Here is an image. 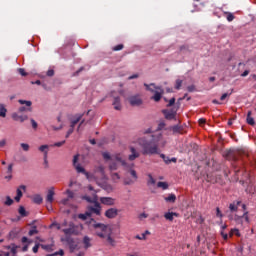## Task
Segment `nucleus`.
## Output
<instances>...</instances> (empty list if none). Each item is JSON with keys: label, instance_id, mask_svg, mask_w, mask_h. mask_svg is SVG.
I'll return each mask as SVG.
<instances>
[{"label": "nucleus", "instance_id": "obj_1", "mask_svg": "<svg viewBox=\"0 0 256 256\" xmlns=\"http://www.w3.org/2000/svg\"><path fill=\"white\" fill-rule=\"evenodd\" d=\"M89 224L93 227L95 235L110 245L116 247L117 241L113 238V228L110 225L99 223L95 219L91 218Z\"/></svg>", "mask_w": 256, "mask_h": 256}, {"label": "nucleus", "instance_id": "obj_2", "mask_svg": "<svg viewBox=\"0 0 256 256\" xmlns=\"http://www.w3.org/2000/svg\"><path fill=\"white\" fill-rule=\"evenodd\" d=\"M162 135H152L151 140L140 139L139 145L142 148V155H159L161 150L159 149V142Z\"/></svg>", "mask_w": 256, "mask_h": 256}, {"label": "nucleus", "instance_id": "obj_3", "mask_svg": "<svg viewBox=\"0 0 256 256\" xmlns=\"http://www.w3.org/2000/svg\"><path fill=\"white\" fill-rule=\"evenodd\" d=\"M102 157L105 161H117V163H120L122 167H127V162L121 153H117L111 156L109 152H103Z\"/></svg>", "mask_w": 256, "mask_h": 256}, {"label": "nucleus", "instance_id": "obj_4", "mask_svg": "<svg viewBox=\"0 0 256 256\" xmlns=\"http://www.w3.org/2000/svg\"><path fill=\"white\" fill-rule=\"evenodd\" d=\"M77 161H79V155H75L73 158V166L76 169L77 173H82L87 179H90L91 175L89 174V172H86L85 168H83L81 164L77 163Z\"/></svg>", "mask_w": 256, "mask_h": 256}, {"label": "nucleus", "instance_id": "obj_5", "mask_svg": "<svg viewBox=\"0 0 256 256\" xmlns=\"http://www.w3.org/2000/svg\"><path fill=\"white\" fill-rule=\"evenodd\" d=\"M179 109V106H174L172 109H164L162 110V113L165 117V119H168V121H172V119H175L177 117V111Z\"/></svg>", "mask_w": 256, "mask_h": 256}, {"label": "nucleus", "instance_id": "obj_6", "mask_svg": "<svg viewBox=\"0 0 256 256\" xmlns=\"http://www.w3.org/2000/svg\"><path fill=\"white\" fill-rule=\"evenodd\" d=\"M87 212L90 213V216L94 215H101V204L99 200L87 207Z\"/></svg>", "mask_w": 256, "mask_h": 256}, {"label": "nucleus", "instance_id": "obj_7", "mask_svg": "<svg viewBox=\"0 0 256 256\" xmlns=\"http://www.w3.org/2000/svg\"><path fill=\"white\" fill-rule=\"evenodd\" d=\"M18 103H20V105H26V107L21 106L18 109L19 113H25L27 111H32L31 105H33V102L27 101V100H19Z\"/></svg>", "mask_w": 256, "mask_h": 256}, {"label": "nucleus", "instance_id": "obj_8", "mask_svg": "<svg viewBox=\"0 0 256 256\" xmlns=\"http://www.w3.org/2000/svg\"><path fill=\"white\" fill-rule=\"evenodd\" d=\"M69 228H65L62 231L64 232V234L66 235H78L79 232H77V226L75 225V223L70 222L68 224Z\"/></svg>", "mask_w": 256, "mask_h": 256}, {"label": "nucleus", "instance_id": "obj_9", "mask_svg": "<svg viewBox=\"0 0 256 256\" xmlns=\"http://www.w3.org/2000/svg\"><path fill=\"white\" fill-rule=\"evenodd\" d=\"M128 101L132 107H139V105H143V100L139 95L130 96Z\"/></svg>", "mask_w": 256, "mask_h": 256}, {"label": "nucleus", "instance_id": "obj_10", "mask_svg": "<svg viewBox=\"0 0 256 256\" xmlns=\"http://www.w3.org/2000/svg\"><path fill=\"white\" fill-rule=\"evenodd\" d=\"M99 175V176H97ZM92 177H94V179H105V167L103 166H98L96 169H95V172L94 174L92 175Z\"/></svg>", "mask_w": 256, "mask_h": 256}, {"label": "nucleus", "instance_id": "obj_11", "mask_svg": "<svg viewBox=\"0 0 256 256\" xmlns=\"http://www.w3.org/2000/svg\"><path fill=\"white\" fill-rule=\"evenodd\" d=\"M104 215L107 217V219H115V217L119 215V210L117 208H110L105 211Z\"/></svg>", "mask_w": 256, "mask_h": 256}, {"label": "nucleus", "instance_id": "obj_12", "mask_svg": "<svg viewBox=\"0 0 256 256\" xmlns=\"http://www.w3.org/2000/svg\"><path fill=\"white\" fill-rule=\"evenodd\" d=\"M100 203H102V205H107L109 207H112L113 205H115V198L100 197Z\"/></svg>", "mask_w": 256, "mask_h": 256}, {"label": "nucleus", "instance_id": "obj_13", "mask_svg": "<svg viewBox=\"0 0 256 256\" xmlns=\"http://www.w3.org/2000/svg\"><path fill=\"white\" fill-rule=\"evenodd\" d=\"M239 205H241V200H235L229 204L230 213H237L239 211Z\"/></svg>", "mask_w": 256, "mask_h": 256}, {"label": "nucleus", "instance_id": "obj_14", "mask_svg": "<svg viewBox=\"0 0 256 256\" xmlns=\"http://www.w3.org/2000/svg\"><path fill=\"white\" fill-rule=\"evenodd\" d=\"M130 155L128 156L129 161H135V159H139L140 153L135 149V147H130Z\"/></svg>", "mask_w": 256, "mask_h": 256}, {"label": "nucleus", "instance_id": "obj_15", "mask_svg": "<svg viewBox=\"0 0 256 256\" xmlns=\"http://www.w3.org/2000/svg\"><path fill=\"white\" fill-rule=\"evenodd\" d=\"M12 119L13 121H20V123H24L29 119L27 115H18L17 112L12 113Z\"/></svg>", "mask_w": 256, "mask_h": 256}, {"label": "nucleus", "instance_id": "obj_16", "mask_svg": "<svg viewBox=\"0 0 256 256\" xmlns=\"http://www.w3.org/2000/svg\"><path fill=\"white\" fill-rule=\"evenodd\" d=\"M83 115L85 114H76L74 116L75 119L71 120L70 128L75 129V125H77V123L83 119Z\"/></svg>", "mask_w": 256, "mask_h": 256}, {"label": "nucleus", "instance_id": "obj_17", "mask_svg": "<svg viewBox=\"0 0 256 256\" xmlns=\"http://www.w3.org/2000/svg\"><path fill=\"white\" fill-rule=\"evenodd\" d=\"M53 197H55V188L54 187H52L48 190V194L46 197L47 203H50V204L53 203V200H54Z\"/></svg>", "mask_w": 256, "mask_h": 256}, {"label": "nucleus", "instance_id": "obj_18", "mask_svg": "<svg viewBox=\"0 0 256 256\" xmlns=\"http://www.w3.org/2000/svg\"><path fill=\"white\" fill-rule=\"evenodd\" d=\"M92 239L89 236H84L82 243L84 245V249H89L93 247V244L91 243Z\"/></svg>", "mask_w": 256, "mask_h": 256}, {"label": "nucleus", "instance_id": "obj_19", "mask_svg": "<svg viewBox=\"0 0 256 256\" xmlns=\"http://www.w3.org/2000/svg\"><path fill=\"white\" fill-rule=\"evenodd\" d=\"M82 199L84 201H87V203H96L97 201H99L97 194H94L93 197L85 195V196H82Z\"/></svg>", "mask_w": 256, "mask_h": 256}, {"label": "nucleus", "instance_id": "obj_20", "mask_svg": "<svg viewBox=\"0 0 256 256\" xmlns=\"http://www.w3.org/2000/svg\"><path fill=\"white\" fill-rule=\"evenodd\" d=\"M161 159H163L164 163H166V165H169L170 163H177V158L173 157V158H169L167 156H165V154H160Z\"/></svg>", "mask_w": 256, "mask_h": 256}, {"label": "nucleus", "instance_id": "obj_21", "mask_svg": "<svg viewBox=\"0 0 256 256\" xmlns=\"http://www.w3.org/2000/svg\"><path fill=\"white\" fill-rule=\"evenodd\" d=\"M113 106L116 111H121V98L114 97Z\"/></svg>", "mask_w": 256, "mask_h": 256}, {"label": "nucleus", "instance_id": "obj_22", "mask_svg": "<svg viewBox=\"0 0 256 256\" xmlns=\"http://www.w3.org/2000/svg\"><path fill=\"white\" fill-rule=\"evenodd\" d=\"M229 219H233L237 225H243V216L235 214L234 217L229 216Z\"/></svg>", "mask_w": 256, "mask_h": 256}, {"label": "nucleus", "instance_id": "obj_23", "mask_svg": "<svg viewBox=\"0 0 256 256\" xmlns=\"http://www.w3.org/2000/svg\"><path fill=\"white\" fill-rule=\"evenodd\" d=\"M170 131L173 132V134H177V133H181V131H183V127L180 125H174L172 127H170Z\"/></svg>", "mask_w": 256, "mask_h": 256}, {"label": "nucleus", "instance_id": "obj_24", "mask_svg": "<svg viewBox=\"0 0 256 256\" xmlns=\"http://www.w3.org/2000/svg\"><path fill=\"white\" fill-rule=\"evenodd\" d=\"M251 115H252V112L251 111H248V113H247V118H246V123L248 124V125H255V119H253V117H251Z\"/></svg>", "mask_w": 256, "mask_h": 256}, {"label": "nucleus", "instance_id": "obj_25", "mask_svg": "<svg viewBox=\"0 0 256 256\" xmlns=\"http://www.w3.org/2000/svg\"><path fill=\"white\" fill-rule=\"evenodd\" d=\"M164 217L167 221H173V217H177V213L175 212H168L164 214Z\"/></svg>", "mask_w": 256, "mask_h": 256}, {"label": "nucleus", "instance_id": "obj_26", "mask_svg": "<svg viewBox=\"0 0 256 256\" xmlns=\"http://www.w3.org/2000/svg\"><path fill=\"white\" fill-rule=\"evenodd\" d=\"M18 213L21 217H28L29 216V212H27V210H25V207H23V206L19 207Z\"/></svg>", "mask_w": 256, "mask_h": 256}, {"label": "nucleus", "instance_id": "obj_27", "mask_svg": "<svg viewBox=\"0 0 256 256\" xmlns=\"http://www.w3.org/2000/svg\"><path fill=\"white\" fill-rule=\"evenodd\" d=\"M144 87L146 88V91H151V93H155V90L154 89H159L158 87L155 86V84L151 83V84H147V83H144ZM151 87H154L151 88Z\"/></svg>", "mask_w": 256, "mask_h": 256}, {"label": "nucleus", "instance_id": "obj_28", "mask_svg": "<svg viewBox=\"0 0 256 256\" xmlns=\"http://www.w3.org/2000/svg\"><path fill=\"white\" fill-rule=\"evenodd\" d=\"M0 117H7V108H5L4 104H0Z\"/></svg>", "mask_w": 256, "mask_h": 256}, {"label": "nucleus", "instance_id": "obj_29", "mask_svg": "<svg viewBox=\"0 0 256 256\" xmlns=\"http://www.w3.org/2000/svg\"><path fill=\"white\" fill-rule=\"evenodd\" d=\"M165 201H167V203H175V201H177V196H175V194H170L165 198Z\"/></svg>", "mask_w": 256, "mask_h": 256}, {"label": "nucleus", "instance_id": "obj_30", "mask_svg": "<svg viewBox=\"0 0 256 256\" xmlns=\"http://www.w3.org/2000/svg\"><path fill=\"white\" fill-rule=\"evenodd\" d=\"M161 97H162L161 93L156 91L154 92V95L152 96L151 99H153V101H156V103H159V101H161Z\"/></svg>", "mask_w": 256, "mask_h": 256}, {"label": "nucleus", "instance_id": "obj_31", "mask_svg": "<svg viewBox=\"0 0 256 256\" xmlns=\"http://www.w3.org/2000/svg\"><path fill=\"white\" fill-rule=\"evenodd\" d=\"M91 217V213L86 211L84 214H79L78 219H81L82 221H87V218Z\"/></svg>", "mask_w": 256, "mask_h": 256}, {"label": "nucleus", "instance_id": "obj_32", "mask_svg": "<svg viewBox=\"0 0 256 256\" xmlns=\"http://www.w3.org/2000/svg\"><path fill=\"white\" fill-rule=\"evenodd\" d=\"M157 187L166 191V189H169V184L167 182H158Z\"/></svg>", "mask_w": 256, "mask_h": 256}, {"label": "nucleus", "instance_id": "obj_33", "mask_svg": "<svg viewBox=\"0 0 256 256\" xmlns=\"http://www.w3.org/2000/svg\"><path fill=\"white\" fill-rule=\"evenodd\" d=\"M33 201L34 203H36L37 205H41V203H43V197H41V195L37 194L33 197Z\"/></svg>", "mask_w": 256, "mask_h": 256}, {"label": "nucleus", "instance_id": "obj_34", "mask_svg": "<svg viewBox=\"0 0 256 256\" xmlns=\"http://www.w3.org/2000/svg\"><path fill=\"white\" fill-rule=\"evenodd\" d=\"M21 189L23 191H25V189H27V187L25 185H21L19 188H17L16 193L19 197H23V191H21Z\"/></svg>", "mask_w": 256, "mask_h": 256}, {"label": "nucleus", "instance_id": "obj_35", "mask_svg": "<svg viewBox=\"0 0 256 256\" xmlns=\"http://www.w3.org/2000/svg\"><path fill=\"white\" fill-rule=\"evenodd\" d=\"M109 169H110V171H117V169H118L117 163L114 162V161H112V162L110 163V165H109Z\"/></svg>", "mask_w": 256, "mask_h": 256}, {"label": "nucleus", "instance_id": "obj_36", "mask_svg": "<svg viewBox=\"0 0 256 256\" xmlns=\"http://www.w3.org/2000/svg\"><path fill=\"white\" fill-rule=\"evenodd\" d=\"M233 235H236L237 237H240L241 233H239V229H232L230 231V237H233Z\"/></svg>", "mask_w": 256, "mask_h": 256}, {"label": "nucleus", "instance_id": "obj_37", "mask_svg": "<svg viewBox=\"0 0 256 256\" xmlns=\"http://www.w3.org/2000/svg\"><path fill=\"white\" fill-rule=\"evenodd\" d=\"M124 47L125 46L123 44H118L112 48V51H122V49H124Z\"/></svg>", "mask_w": 256, "mask_h": 256}, {"label": "nucleus", "instance_id": "obj_38", "mask_svg": "<svg viewBox=\"0 0 256 256\" xmlns=\"http://www.w3.org/2000/svg\"><path fill=\"white\" fill-rule=\"evenodd\" d=\"M4 204L7 205L8 207H10V205H13V199H11L10 196H7Z\"/></svg>", "mask_w": 256, "mask_h": 256}, {"label": "nucleus", "instance_id": "obj_39", "mask_svg": "<svg viewBox=\"0 0 256 256\" xmlns=\"http://www.w3.org/2000/svg\"><path fill=\"white\" fill-rule=\"evenodd\" d=\"M226 19H227V21H229V22H231V21H233V19H235V16L233 15V13H231V12H227L226 13Z\"/></svg>", "mask_w": 256, "mask_h": 256}, {"label": "nucleus", "instance_id": "obj_40", "mask_svg": "<svg viewBox=\"0 0 256 256\" xmlns=\"http://www.w3.org/2000/svg\"><path fill=\"white\" fill-rule=\"evenodd\" d=\"M47 149H49V145H42L39 147V151H41V153L49 152Z\"/></svg>", "mask_w": 256, "mask_h": 256}, {"label": "nucleus", "instance_id": "obj_41", "mask_svg": "<svg viewBox=\"0 0 256 256\" xmlns=\"http://www.w3.org/2000/svg\"><path fill=\"white\" fill-rule=\"evenodd\" d=\"M135 181L137 180H133V179H124V185H133V183H135Z\"/></svg>", "mask_w": 256, "mask_h": 256}, {"label": "nucleus", "instance_id": "obj_42", "mask_svg": "<svg viewBox=\"0 0 256 256\" xmlns=\"http://www.w3.org/2000/svg\"><path fill=\"white\" fill-rule=\"evenodd\" d=\"M181 85H183V80H176V85H175V89L179 90L181 89Z\"/></svg>", "mask_w": 256, "mask_h": 256}, {"label": "nucleus", "instance_id": "obj_43", "mask_svg": "<svg viewBox=\"0 0 256 256\" xmlns=\"http://www.w3.org/2000/svg\"><path fill=\"white\" fill-rule=\"evenodd\" d=\"M20 147L23 149V151H29L30 146L27 143H21Z\"/></svg>", "mask_w": 256, "mask_h": 256}, {"label": "nucleus", "instance_id": "obj_44", "mask_svg": "<svg viewBox=\"0 0 256 256\" xmlns=\"http://www.w3.org/2000/svg\"><path fill=\"white\" fill-rule=\"evenodd\" d=\"M242 219H244L247 223H249V212L245 211L242 215Z\"/></svg>", "mask_w": 256, "mask_h": 256}, {"label": "nucleus", "instance_id": "obj_45", "mask_svg": "<svg viewBox=\"0 0 256 256\" xmlns=\"http://www.w3.org/2000/svg\"><path fill=\"white\" fill-rule=\"evenodd\" d=\"M216 217H219V219H223V213L221 212V209H219V207L216 208Z\"/></svg>", "mask_w": 256, "mask_h": 256}, {"label": "nucleus", "instance_id": "obj_46", "mask_svg": "<svg viewBox=\"0 0 256 256\" xmlns=\"http://www.w3.org/2000/svg\"><path fill=\"white\" fill-rule=\"evenodd\" d=\"M57 255L63 256V255H65V251H63V249H60L59 251L55 252L54 254L48 255V256H57Z\"/></svg>", "mask_w": 256, "mask_h": 256}, {"label": "nucleus", "instance_id": "obj_47", "mask_svg": "<svg viewBox=\"0 0 256 256\" xmlns=\"http://www.w3.org/2000/svg\"><path fill=\"white\" fill-rule=\"evenodd\" d=\"M135 239H138L139 241H145V239H147V236H145V234H141V236L136 235Z\"/></svg>", "mask_w": 256, "mask_h": 256}, {"label": "nucleus", "instance_id": "obj_48", "mask_svg": "<svg viewBox=\"0 0 256 256\" xmlns=\"http://www.w3.org/2000/svg\"><path fill=\"white\" fill-rule=\"evenodd\" d=\"M66 194L68 195L69 199H73L75 197V193H73V191L71 190H66Z\"/></svg>", "mask_w": 256, "mask_h": 256}, {"label": "nucleus", "instance_id": "obj_49", "mask_svg": "<svg viewBox=\"0 0 256 256\" xmlns=\"http://www.w3.org/2000/svg\"><path fill=\"white\" fill-rule=\"evenodd\" d=\"M130 175L133 177L134 180L137 181V179H138L137 171H135V170H133V169L130 170Z\"/></svg>", "mask_w": 256, "mask_h": 256}, {"label": "nucleus", "instance_id": "obj_50", "mask_svg": "<svg viewBox=\"0 0 256 256\" xmlns=\"http://www.w3.org/2000/svg\"><path fill=\"white\" fill-rule=\"evenodd\" d=\"M37 233H39V231H37V228H35V227L28 232L30 237L33 235H37Z\"/></svg>", "mask_w": 256, "mask_h": 256}, {"label": "nucleus", "instance_id": "obj_51", "mask_svg": "<svg viewBox=\"0 0 256 256\" xmlns=\"http://www.w3.org/2000/svg\"><path fill=\"white\" fill-rule=\"evenodd\" d=\"M18 73H19L22 77H27V72H25V69H23V68H19V69H18Z\"/></svg>", "mask_w": 256, "mask_h": 256}, {"label": "nucleus", "instance_id": "obj_52", "mask_svg": "<svg viewBox=\"0 0 256 256\" xmlns=\"http://www.w3.org/2000/svg\"><path fill=\"white\" fill-rule=\"evenodd\" d=\"M65 241L68 243V245L75 243V241L73 240V238H71V236H66Z\"/></svg>", "mask_w": 256, "mask_h": 256}, {"label": "nucleus", "instance_id": "obj_53", "mask_svg": "<svg viewBox=\"0 0 256 256\" xmlns=\"http://www.w3.org/2000/svg\"><path fill=\"white\" fill-rule=\"evenodd\" d=\"M147 217H149V214L147 213H141L138 218L140 219V221H143V219H147Z\"/></svg>", "mask_w": 256, "mask_h": 256}, {"label": "nucleus", "instance_id": "obj_54", "mask_svg": "<svg viewBox=\"0 0 256 256\" xmlns=\"http://www.w3.org/2000/svg\"><path fill=\"white\" fill-rule=\"evenodd\" d=\"M7 175H12L13 173V164L8 165V169H7Z\"/></svg>", "mask_w": 256, "mask_h": 256}, {"label": "nucleus", "instance_id": "obj_55", "mask_svg": "<svg viewBox=\"0 0 256 256\" xmlns=\"http://www.w3.org/2000/svg\"><path fill=\"white\" fill-rule=\"evenodd\" d=\"M112 179H113V181H118L119 179H121V176H119L118 173H113L112 174Z\"/></svg>", "mask_w": 256, "mask_h": 256}, {"label": "nucleus", "instance_id": "obj_56", "mask_svg": "<svg viewBox=\"0 0 256 256\" xmlns=\"http://www.w3.org/2000/svg\"><path fill=\"white\" fill-rule=\"evenodd\" d=\"M46 75H47V77H53V75H55V70H53V69L48 70Z\"/></svg>", "mask_w": 256, "mask_h": 256}, {"label": "nucleus", "instance_id": "obj_57", "mask_svg": "<svg viewBox=\"0 0 256 256\" xmlns=\"http://www.w3.org/2000/svg\"><path fill=\"white\" fill-rule=\"evenodd\" d=\"M17 249H18V246H13V247L11 248V253H12L13 256H16V255H17Z\"/></svg>", "mask_w": 256, "mask_h": 256}, {"label": "nucleus", "instance_id": "obj_58", "mask_svg": "<svg viewBox=\"0 0 256 256\" xmlns=\"http://www.w3.org/2000/svg\"><path fill=\"white\" fill-rule=\"evenodd\" d=\"M148 177H149L148 183H150L151 185H155V179L153 178V176L149 174Z\"/></svg>", "mask_w": 256, "mask_h": 256}, {"label": "nucleus", "instance_id": "obj_59", "mask_svg": "<svg viewBox=\"0 0 256 256\" xmlns=\"http://www.w3.org/2000/svg\"><path fill=\"white\" fill-rule=\"evenodd\" d=\"M40 246H41V244H36V245L32 248L33 253H38Z\"/></svg>", "mask_w": 256, "mask_h": 256}, {"label": "nucleus", "instance_id": "obj_60", "mask_svg": "<svg viewBox=\"0 0 256 256\" xmlns=\"http://www.w3.org/2000/svg\"><path fill=\"white\" fill-rule=\"evenodd\" d=\"M173 105H175V98H171L169 100V103L167 104V107H173Z\"/></svg>", "mask_w": 256, "mask_h": 256}, {"label": "nucleus", "instance_id": "obj_61", "mask_svg": "<svg viewBox=\"0 0 256 256\" xmlns=\"http://www.w3.org/2000/svg\"><path fill=\"white\" fill-rule=\"evenodd\" d=\"M63 145H65V140L61 141V142H56L54 144V147H63Z\"/></svg>", "mask_w": 256, "mask_h": 256}, {"label": "nucleus", "instance_id": "obj_62", "mask_svg": "<svg viewBox=\"0 0 256 256\" xmlns=\"http://www.w3.org/2000/svg\"><path fill=\"white\" fill-rule=\"evenodd\" d=\"M75 131V128H71L67 131L66 138H69L70 135Z\"/></svg>", "mask_w": 256, "mask_h": 256}, {"label": "nucleus", "instance_id": "obj_63", "mask_svg": "<svg viewBox=\"0 0 256 256\" xmlns=\"http://www.w3.org/2000/svg\"><path fill=\"white\" fill-rule=\"evenodd\" d=\"M30 121H31L33 129H37V127H38L37 122L34 119H31Z\"/></svg>", "mask_w": 256, "mask_h": 256}, {"label": "nucleus", "instance_id": "obj_64", "mask_svg": "<svg viewBox=\"0 0 256 256\" xmlns=\"http://www.w3.org/2000/svg\"><path fill=\"white\" fill-rule=\"evenodd\" d=\"M187 90L189 91V93H193V91H195V86L190 85V86L187 87Z\"/></svg>", "mask_w": 256, "mask_h": 256}]
</instances>
